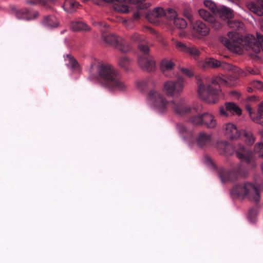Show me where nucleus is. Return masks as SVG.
I'll return each instance as SVG.
<instances>
[{"label": "nucleus", "instance_id": "obj_26", "mask_svg": "<svg viewBox=\"0 0 263 263\" xmlns=\"http://www.w3.org/2000/svg\"><path fill=\"white\" fill-rule=\"evenodd\" d=\"M199 16L205 21L213 23L214 21L213 16L207 10L204 9H200L198 10Z\"/></svg>", "mask_w": 263, "mask_h": 263}, {"label": "nucleus", "instance_id": "obj_56", "mask_svg": "<svg viewBox=\"0 0 263 263\" xmlns=\"http://www.w3.org/2000/svg\"><path fill=\"white\" fill-rule=\"evenodd\" d=\"M250 73H251L252 74H255V73L253 72V70H252L251 71H250Z\"/></svg>", "mask_w": 263, "mask_h": 263}, {"label": "nucleus", "instance_id": "obj_55", "mask_svg": "<svg viewBox=\"0 0 263 263\" xmlns=\"http://www.w3.org/2000/svg\"><path fill=\"white\" fill-rule=\"evenodd\" d=\"M260 134L263 136V130L262 131L259 132Z\"/></svg>", "mask_w": 263, "mask_h": 263}, {"label": "nucleus", "instance_id": "obj_54", "mask_svg": "<svg viewBox=\"0 0 263 263\" xmlns=\"http://www.w3.org/2000/svg\"><path fill=\"white\" fill-rule=\"evenodd\" d=\"M248 91L249 92H252V89L251 88L249 87V88H248Z\"/></svg>", "mask_w": 263, "mask_h": 263}, {"label": "nucleus", "instance_id": "obj_13", "mask_svg": "<svg viewBox=\"0 0 263 263\" xmlns=\"http://www.w3.org/2000/svg\"><path fill=\"white\" fill-rule=\"evenodd\" d=\"M224 128L225 135L231 139H236L240 137V133L236 125L233 123H229L226 124Z\"/></svg>", "mask_w": 263, "mask_h": 263}, {"label": "nucleus", "instance_id": "obj_9", "mask_svg": "<svg viewBox=\"0 0 263 263\" xmlns=\"http://www.w3.org/2000/svg\"><path fill=\"white\" fill-rule=\"evenodd\" d=\"M223 64L224 65H222V64H221L219 61L211 58H206L204 61H199L198 63V66L202 68H216L219 66H221L223 68H226L229 70L232 69L231 68L232 67L231 66L226 63H224Z\"/></svg>", "mask_w": 263, "mask_h": 263}, {"label": "nucleus", "instance_id": "obj_32", "mask_svg": "<svg viewBox=\"0 0 263 263\" xmlns=\"http://www.w3.org/2000/svg\"><path fill=\"white\" fill-rule=\"evenodd\" d=\"M228 25L230 28L234 29H242L243 27V24L238 21H228Z\"/></svg>", "mask_w": 263, "mask_h": 263}, {"label": "nucleus", "instance_id": "obj_57", "mask_svg": "<svg viewBox=\"0 0 263 263\" xmlns=\"http://www.w3.org/2000/svg\"><path fill=\"white\" fill-rule=\"evenodd\" d=\"M96 24H98L99 25H101V23L100 22H99V23H97Z\"/></svg>", "mask_w": 263, "mask_h": 263}, {"label": "nucleus", "instance_id": "obj_51", "mask_svg": "<svg viewBox=\"0 0 263 263\" xmlns=\"http://www.w3.org/2000/svg\"><path fill=\"white\" fill-rule=\"evenodd\" d=\"M178 130L180 132H182L184 130V127L182 125H179L178 126Z\"/></svg>", "mask_w": 263, "mask_h": 263}, {"label": "nucleus", "instance_id": "obj_49", "mask_svg": "<svg viewBox=\"0 0 263 263\" xmlns=\"http://www.w3.org/2000/svg\"><path fill=\"white\" fill-rule=\"evenodd\" d=\"M235 71H236L238 74L240 76H243V72L241 69H238V68H235L234 69Z\"/></svg>", "mask_w": 263, "mask_h": 263}, {"label": "nucleus", "instance_id": "obj_7", "mask_svg": "<svg viewBox=\"0 0 263 263\" xmlns=\"http://www.w3.org/2000/svg\"><path fill=\"white\" fill-rule=\"evenodd\" d=\"M102 38L105 42L115 46L123 52H126L129 50L128 46L122 39L117 37L114 34H104L102 36Z\"/></svg>", "mask_w": 263, "mask_h": 263}, {"label": "nucleus", "instance_id": "obj_3", "mask_svg": "<svg viewBox=\"0 0 263 263\" xmlns=\"http://www.w3.org/2000/svg\"><path fill=\"white\" fill-rule=\"evenodd\" d=\"M146 101L156 111L159 113L166 111L169 104L176 114L181 116L187 115L196 112L195 108H191L184 102H176L172 101L169 103L166 99L155 89H151L148 92Z\"/></svg>", "mask_w": 263, "mask_h": 263}, {"label": "nucleus", "instance_id": "obj_1", "mask_svg": "<svg viewBox=\"0 0 263 263\" xmlns=\"http://www.w3.org/2000/svg\"><path fill=\"white\" fill-rule=\"evenodd\" d=\"M228 38L222 37L220 41L229 50L237 54H241L243 50L252 56L261 50L263 51V36L256 33V37L248 35L239 38L238 34L233 31L228 33Z\"/></svg>", "mask_w": 263, "mask_h": 263}, {"label": "nucleus", "instance_id": "obj_10", "mask_svg": "<svg viewBox=\"0 0 263 263\" xmlns=\"http://www.w3.org/2000/svg\"><path fill=\"white\" fill-rule=\"evenodd\" d=\"M113 8L116 11L122 13H128L133 10L131 3L126 0H115Z\"/></svg>", "mask_w": 263, "mask_h": 263}, {"label": "nucleus", "instance_id": "obj_14", "mask_svg": "<svg viewBox=\"0 0 263 263\" xmlns=\"http://www.w3.org/2000/svg\"><path fill=\"white\" fill-rule=\"evenodd\" d=\"M236 156L241 160L249 162L253 158V153L246 150L243 146H239L236 149Z\"/></svg>", "mask_w": 263, "mask_h": 263}, {"label": "nucleus", "instance_id": "obj_15", "mask_svg": "<svg viewBox=\"0 0 263 263\" xmlns=\"http://www.w3.org/2000/svg\"><path fill=\"white\" fill-rule=\"evenodd\" d=\"M219 16L222 20H229L234 16L233 11L224 6H221L216 11Z\"/></svg>", "mask_w": 263, "mask_h": 263}, {"label": "nucleus", "instance_id": "obj_50", "mask_svg": "<svg viewBox=\"0 0 263 263\" xmlns=\"http://www.w3.org/2000/svg\"><path fill=\"white\" fill-rule=\"evenodd\" d=\"M70 61L71 62V64L73 67L76 66L77 64L76 61L71 58H70Z\"/></svg>", "mask_w": 263, "mask_h": 263}, {"label": "nucleus", "instance_id": "obj_19", "mask_svg": "<svg viewBox=\"0 0 263 263\" xmlns=\"http://www.w3.org/2000/svg\"><path fill=\"white\" fill-rule=\"evenodd\" d=\"M78 6V3L74 0H65L63 5L64 10L70 13L74 12Z\"/></svg>", "mask_w": 263, "mask_h": 263}, {"label": "nucleus", "instance_id": "obj_33", "mask_svg": "<svg viewBox=\"0 0 263 263\" xmlns=\"http://www.w3.org/2000/svg\"><path fill=\"white\" fill-rule=\"evenodd\" d=\"M118 63L121 67L126 68L130 64V60L127 57L123 56L119 59Z\"/></svg>", "mask_w": 263, "mask_h": 263}, {"label": "nucleus", "instance_id": "obj_11", "mask_svg": "<svg viewBox=\"0 0 263 263\" xmlns=\"http://www.w3.org/2000/svg\"><path fill=\"white\" fill-rule=\"evenodd\" d=\"M138 63L141 68L147 71H152L154 70L155 63L152 58L145 55L138 58Z\"/></svg>", "mask_w": 263, "mask_h": 263}, {"label": "nucleus", "instance_id": "obj_34", "mask_svg": "<svg viewBox=\"0 0 263 263\" xmlns=\"http://www.w3.org/2000/svg\"><path fill=\"white\" fill-rule=\"evenodd\" d=\"M231 173L224 170L220 171L219 175L222 182H225L230 180Z\"/></svg>", "mask_w": 263, "mask_h": 263}, {"label": "nucleus", "instance_id": "obj_4", "mask_svg": "<svg viewBox=\"0 0 263 263\" xmlns=\"http://www.w3.org/2000/svg\"><path fill=\"white\" fill-rule=\"evenodd\" d=\"M96 68L101 79V85L110 91L124 90L126 85L121 81L118 71L111 65L98 62Z\"/></svg>", "mask_w": 263, "mask_h": 263}, {"label": "nucleus", "instance_id": "obj_42", "mask_svg": "<svg viewBox=\"0 0 263 263\" xmlns=\"http://www.w3.org/2000/svg\"><path fill=\"white\" fill-rule=\"evenodd\" d=\"M139 50L143 53L146 54L148 52L149 49L147 45L140 44L139 45Z\"/></svg>", "mask_w": 263, "mask_h": 263}, {"label": "nucleus", "instance_id": "obj_28", "mask_svg": "<svg viewBox=\"0 0 263 263\" xmlns=\"http://www.w3.org/2000/svg\"><path fill=\"white\" fill-rule=\"evenodd\" d=\"M165 14L164 10L162 7L155 8L151 12V15L155 18H159L163 16Z\"/></svg>", "mask_w": 263, "mask_h": 263}, {"label": "nucleus", "instance_id": "obj_48", "mask_svg": "<svg viewBox=\"0 0 263 263\" xmlns=\"http://www.w3.org/2000/svg\"><path fill=\"white\" fill-rule=\"evenodd\" d=\"M248 100L250 102H257L259 100L256 98L255 96H252L248 98Z\"/></svg>", "mask_w": 263, "mask_h": 263}, {"label": "nucleus", "instance_id": "obj_44", "mask_svg": "<svg viewBox=\"0 0 263 263\" xmlns=\"http://www.w3.org/2000/svg\"><path fill=\"white\" fill-rule=\"evenodd\" d=\"M181 71L182 73L186 75V76H187L189 78L192 77L193 76V72L191 70H189L187 69L182 68L181 69Z\"/></svg>", "mask_w": 263, "mask_h": 263}, {"label": "nucleus", "instance_id": "obj_18", "mask_svg": "<svg viewBox=\"0 0 263 263\" xmlns=\"http://www.w3.org/2000/svg\"><path fill=\"white\" fill-rule=\"evenodd\" d=\"M203 124L209 128H213L216 125V122L213 116L208 113L202 115Z\"/></svg>", "mask_w": 263, "mask_h": 263}, {"label": "nucleus", "instance_id": "obj_46", "mask_svg": "<svg viewBox=\"0 0 263 263\" xmlns=\"http://www.w3.org/2000/svg\"><path fill=\"white\" fill-rule=\"evenodd\" d=\"M183 14L189 20L191 21L192 20V15L189 11L184 10L183 12Z\"/></svg>", "mask_w": 263, "mask_h": 263}, {"label": "nucleus", "instance_id": "obj_35", "mask_svg": "<svg viewBox=\"0 0 263 263\" xmlns=\"http://www.w3.org/2000/svg\"><path fill=\"white\" fill-rule=\"evenodd\" d=\"M173 42H174V44L176 48L178 50H179L182 52H186L188 47H187L184 43H183L181 42L178 41L174 40H173Z\"/></svg>", "mask_w": 263, "mask_h": 263}, {"label": "nucleus", "instance_id": "obj_23", "mask_svg": "<svg viewBox=\"0 0 263 263\" xmlns=\"http://www.w3.org/2000/svg\"><path fill=\"white\" fill-rule=\"evenodd\" d=\"M37 15V13H35L34 16H32L27 10H18L15 12V15L18 19H25V20H31L35 18Z\"/></svg>", "mask_w": 263, "mask_h": 263}, {"label": "nucleus", "instance_id": "obj_58", "mask_svg": "<svg viewBox=\"0 0 263 263\" xmlns=\"http://www.w3.org/2000/svg\"><path fill=\"white\" fill-rule=\"evenodd\" d=\"M147 19H148V20H149L150 21H151L150 20V18L149 17V16H147Z\"/></svg>", "mask_w": 263, "mask_h": 263}, {"label": "nucleus", "instance_id": "obj_31", "mask_svg": "<svg viewBox=\"0 0 263 263\" xmlns=\"http://www.w3.org/2000/svg\"><path fill=\"white\" fill-rule=\"evenodd\" d=\"M243 139L245 142L249 145L252 144L254 142V138L250 132H244Z\"/></svg>", "mask_w": 263, "mask_h": 263}, {"label": "nucleus", "instance_id": "obj_29", "mask_svg": "<svg viewBox=\"0 0 263 263\" xmlns=\"http://www.w3.org/2000/svg\"><path fill=\"white\" fill-rule=\"evenodd\" d=\"M204 6L210 10L213 13H216L218 9L216 4L212 0H204Z\"/></svg>", "mask_w": 263, "mask_h": 263}, {"label": "nucleus", "instance_id": "obj_16", "mask_svg": "<svg viewBox=\"0 0 263 263\" xmlns=\"http://www.w3.org/2000/svg\"><path fill=\"white\" fill-rule=\"evenodd\" d=\"M226 110L233 115L240 116L241 114V110L235 103L227 102L225 103Z\"/></svg>", "mask_w": 263, "mask_h": 263}, {"label": "nucleus", "instance_id": "obj_30", "mask_svg": "<svg viewBox=\"0 0 263 263\" xmlns=\"http://www.w3.org/2000/svg\"><path fill=\"white\" fill-rule=\"evenodd\" d=\"M174 25L179 29H184L187 26L186 21L182 18L177 17L174 20Z\"/></svg>", "mask_w": 263, "mask_h": 263}, {"label": "nucleus", "instance_id": "obj_25", "mask_svg": "<svg viewBox=\"0 0 263 263\" xmlns=\"http://www.w3.org/2000/svg\"><path fill=\"white\" fill-rule=\"evenodd\" d=\"M246 109L252 121L260 125H263V121H261L260 117L258 116L257 111L256 112H253L251 107L248 105L246 106Z\"/></svg>", "mask_w": 263, "mask_h": 263}, {"label": "nucleus", "instance_id": "obj_6", "mask_svg": "<svg viewBox=\"0 0 263 263\" xmlns=\"http://www.w3.org/2000/svg\"><path fill=\"white\" fill-rule=\"evenodd\" d=\"M185 83L183 79L167 80L164 82L162 91L168 97L180 95L183 90Z\"/></svg>", "mask_w": 263, "mask_h": 263}, {"label": "nucleus", "instance_id": "obj_21", "mask_svg": "<svg viewBox=\"0 0 263 263\" xmlns=\"http://www.w3.org/2000/svg\"><path fill=\"white\" fill-rule=\"evenodd\" d=\"M43 23L46 27L49 28L56 27L59 24L58 20L53 16L45 17L44 18Z\"/></svg>", "mask_w": 263, "mask_h": 263}, {"label": "nucleus", "instance_id": "obj_8", "mask_svg": "<svg viewBox=\"0 0 263 263\" xmlns=\"http://www.w3.org/2000/svg\"><path fill=\"white\" fill-rule=\"evenodd\" d=\"M193 33L198 38L201 39L209 33V28L202 22L196 21L191 24Z\"/></svg>", "mask_w": 263, "mask_h": 263}, {"label": "nucleus", "instance_id": "obj_5", "mask_svg": "<svg viewBox=\"0 0 263 263\" xmlns=\"http://www.w3.org/2000/svg\"><path fill=\"white\" fill-rule=\"evenodd\" d=\"M231 195L234 198H248L249 200L258 201L260 199L258 189L252 183H245L233 187Z\"/></svg>", "mask_w": 263, "mask_h": 263}, {"label": "nucleus", "instance_id": "obj_41", "mask_svg": "<svg viewBox=\"0 0 263 263\" xmlns=\"http://www.w3.org/2000/svg\"><path fill=\"white\" fill-rule=\"evenodd\" d=\"M257 115L258 116L260 117L261 121H263V101L261 102L258 105ZM261 125L263 126V125Z\"/></svg>", "mask_w": 263, "mask_h": 263}, {"label": "nucleus", "instance_id": "obj_36", "mask_svg": "<svg viewBox=\"0 0 263 263\" xmlns=\"http://www.w3.org/2000/svg\"><path fill=\"white\" fill-rule=\"evenodd\" d=\"M185 53H190L195 58L198 57L200 54V51L194 46L188 47Z\"/></svg>", "mask_w": 263, "mask_h": 263}, {"label": "nucleus", "instance_id": "obj_43", "mask_svg": "<svg viewBox=\"0 0 263 263\" xmlns=\"http://www.w3.org/2000/svg\"><path fill=\"white\" fill-rule=\"evenodd\" d=\"M137 87L140 90H142L146 86V83L144 81H138L136 82Z\"/></svg>", "mask_w": 263, "mask_h": 263}, {"label": "nucleus", "instance_id": "obj_12", "mask_svg": "<svg viewBox=\"0 0 263 263\" xmlns=\"http://www.w3.org/2000/svg\"><path fill=\"white\" fill-rule=\"evenodd\" d=\"M247 8L258 16L263 15V0H256V3L250 1L246 4Z\"/></svg>", "mask_w": 263, "mask_h": 263}, {"label": "nucleus", "instance_id": "obj_53", "mask_svg": "<svg viewBox=\"0 0 263 263\" xmlns=\"http://www.w3.org/2000/svg\"><path fill=\"white\" fill-rule=\"evenodd\" d=\"M26 3L27 4H34V3H36V0H33V1H27L26 2Z\"/></svg>", "mask_w": 263, "mask_h": 263}, {"label": "nucleus", "instance_id": "obj_2", "mask_svg": "<svg viewBox=\"0 0 263 263\" xmlns=\"http://www.w3.org/2000/svg\"><path fill=\"white\" fill-rule=\"evenodd\" d=\"M196 79L199 97L208 103H215L223 97L219 86L228 84V78L224 76H217L212 79L198 76Z\"/></svg>", "mask_w": 263, "mask_h": 263}, {"label": "nucleus", "instance_id": "obj_20", "mask_svg": "<svg viewBox=\"0 0 263 263\" xmlns=\"http://www.w3.org/2000/svg\"><path fill=\"white\" fill-rule=\"evenodd\" d=\"M146 0H126L129 2L132 5L135 6L138 9H146L150 7L149 3H146Z\"/></svg>", "mask_w": 263, "mask_h": 263}, {"label": "nucleus", "instance_id": "obj_52", "mask_svg": "<svg viewBox=\"0 0 263 263\" xmlns=\"http://www.w3.org/2000/svg\"><path fill=\"white\" fill-rule=\"evenodd\" d=\"M259 22L260 28L263 31V18L259 20Z\"/></svg>", "mask_w": 263, "mask_h": 263}, {"label": "nucleus", "instance_id": "obj_38", "mask_svg": "<svg viewBox=\"0 0 263 263\" xmlns=\"http://www.w3.org/2000/svg\"><path fill=\"white\" fill-rule=\"evenodd\" d=\"M177 17V14L175 10L173 9H168L167 10V17L168 18L174 20Z\"/></svg>", "mask_w": 263, "mask_h": 263}, {"label": "nucleus", "instance_id": "obj_45", "mask_svg": "<svg viewBox=\"0 0 263 263\" xmlns=\"http://www.w3.org/2000/svg\"><path fill=\"white\" fill-rule=\"evenodd\" d=\"M219 114L221 116L223 117H228L229 115L226 107L224 108L223 106L219 107Z\"/></svg>", "mask_w": 263, "mask_h": 263}, {"label": "nucleus", "instance_id": "obj_39", "mask_svg": "<svg viewBox=\"0 0 263 263\" xmlns=\"http://www.w3.org/2000/svg\"><path fill=\"white\" fill-rule=\"evenodd\" d=\"M131 39L134 42H141L145 40V37L141 36L140 34L135 33L131 37Z\"/></svg>", "mask_w": 263, "mask_h": 263}, {"label": "nucleus", "instance_id": "obj_40", "mask_svg": "<svg viewBox=\"0 0 263 263\" xmlns=\"http://www.w3.org/2000/svg\"><path fill=\"white\" fill-rule=\"evenodd\" d=\"M252 85L258 90L263 89V83L259 81H254L252 83Z\"/></svg>", "mask_w": 263, "mask_h": 263}, {"label": "nucleus", "instance_id": "obj_37", "mask_svg": "<svg viewBox=\"0 0 263 263\" xmlns=\"http://www.w3.org/2000/svg\"><path fill=\"white\" fill-rule=\"evenodd\" d=\"M190 121L194 125H198L203 123L202 115L201 116H195L190 119Z\"/></svg>", "mask_w": 263, "mask_h": 263}, {"label": "nucleus", "instance_id": "obj_22", "mask_svg": "<svg viewBox=\"0 0 263 263\" xmlns=\"http://www.w3.org/2000/svg\"><path fill=\"white\" fill-rule=\"evenodd\" d=\"M174 65V64L171 59H165L161 62V69L163 73L166 74V72L171 70L173 69Z\"/></svg>", "mask_w": 263, "mask_h": 263}, {"label": "nucleus", "instance_id": "obj_47", "mask_svg": "<svg viewBox=\"0 0 263 263\" xmlns=\"http://www.w3.org/2000/svg\"><path fill=\"white\" fill-rule=\"evenodd\" d=\"M141 14L139 12H135L133 15V18L135 20H137L140 17Z\"/></svg>", "mask_w": 263, "mask_h": 263}, {"label": "nucleus", "instance_id": "obj_24", "mask_svg": "<svg viewBox=\"0 0 263 263\" xmlns=\"http://www.w3.org/2000/svg\"><path fill=\"white\" fill-rule=\"evenodd\" d=\"M71 28L74 31H87L89 30L87 25L83 22L74 21L71 23Z\"/></svg>", "mask_w": 263, "mask_h": 263}, {"label": "nucleus", "instance_id": "obj_17", "mask_svg": "<svg viewBox=\"0 0 263 263\" xmlns=\"http://www.w3.org/2000/svg\"><path fill=\"white\" fill-rule=\"evenodd\" d=\"M211 142L210 135L205 133H200L197 138V142L199 146L202 147L209 144Z\"/></svg>", "mask_w": 263, "mask_h": 263}, {"label": "nucleus", "instance_id": "obj_27", "mask_svg": "<svg viewBox=\"0 0 263 263\" xmlns=\"http://www.w3.org/2000/svg\"><path fill=\"white\" fill-rule=\"evenodd\" d=\"M217 148L222 154H227L228 153V149L231 148L226 141H220L217 143Z\"/></svg>", "mask_w": 263, "mask_h": 263}]
</instances>
